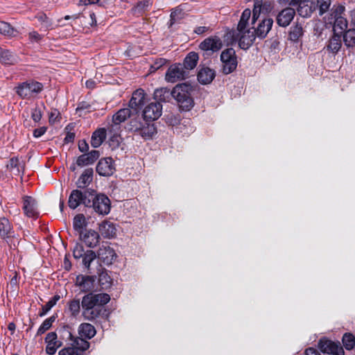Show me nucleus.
Listing matches in <instances>:
<instances>
[{
  "instance_id": "1",
  "label": "nucleus",
  "mask_w": 355,
  "mask_h": 355,
  "mask_svg": "<svg viewBox=\"0 0 355 355\" xmlns=\"http://www.w3.org/2000/svg\"><path fill=\"white\" fill-rule=\"evenodd\" d=\"M110 300L107 293H89L84 295L81 301L82 315L87 320H94L105 311L104 306Z\"/></svg>"
},
{
  "instance_id": "2",
  "label": "nucleus",
  "mask_w": 355,
  "mask_h": 355,
  "mask_svg": "<svg viewBox=\"0 0 355 355\" xmlns=\"http://www.w3.org/2000/svg\"><path fill=\"white\" fill-rule=\"evenodd\" d=\"M193 92V87L187 83L178 84L173 89V98L181 110L189 111L193 107L194 101L191 96Z\"/></svg>"
},
{
  "instance_id": "3",
  "label": "nucleus",
  "mask_w": 355,
  "mask_h": 355,
  "mask_svg": "<svg viewBox=\"0 0 355 355\" xmlns=\"http://www.w3.org/2000/svg\"><path fill=\"white\" fill-rule=\"evenodd\" d=\"M128 128L130 131L139 135L144 140L151 139L157 132L156 127L153 123L139 117L131 119Z\"/></svg>"
},
{
  "instance_id": "4",
  "label": "nucleus",
  "mask_w": 355,
  "mask_h": 355,
  "mask_svg": "<svg viewBox=\"0 0 355 355\" xmlns=\"http://www.w3.org/2000/svg\"><path fill=\"white\" fill-rule=\"evenodd\" d=\"M64 329H67V333L71 340V343L69 347L61 349L59 352V355H84L85 352L89 347V343L82 338L74 337L68 331V327H64Z\"/></svg>"
},
{
  "instance_id": "5",
  "label": "nucleus",
  "mask_w": 355,
  "mask_h": 355,
  "mask_svg": "<svg viewBox=\"0 0 355 355\" xmlns=\"http://www.w3.org/2000/svg\"><path fill=\"white\" fill-rule=\"evenodd\" d=\"M92 198H89L90 203L87 208L92 209L99 215H107L111 209V202L109 198L103 193H97L96 191L92 190Z\"/></svg>"
},
{
  "instance_id": "6",
  "label": "nucleus",
  "mask_w": 355,
  "mask_h": 355,
  "mask_svg": "<svg viewBox=\"0 0 355 355\" xmlns=\"http://www.w3.org/2000/svg\"><path fill=\"white\" fill-rule=\"evenodd\" d=\"M43 84L33 79L19 83L15 88V92L21 98H30L33 94H37L43 90Z\"/></svg>"
},
{
  "instance_id": "7",
  "label": "nucleus",
  "mask_w": 355,
  "mask_h": 355,
  "mask_svg": "<svg viewBox=\"0 0 355 355\" xmlns=\"http://www.w3.org/2000/svg\"><path fill=\"white\" fill-rule=\"evenodd\" d=\"M89 198H92V190L86 189L82 191L78 189L73 190L69 197L68 205L72 209H76L79 205H83L85 207L90 203Z\"/></svg>"
},
{
  "instance_id": "8",
  "label": "nucleus",
  "mask_w": 355,
  "mask_h": 355,
  "mask_svg": "<svg viewBox=\"0 0 355 355\" xmlns=\"http://www.w3.org/2000/svg\"><path fill=\"white\" fill-rule=\"evenodd\" d=\"M220 60L223 63V73L224 74H230L236 69L238 62L234 49L229 48L222 51Z\"/></svg>"
},
{
  "instance_id": "9",
  "label": "nucleus",
  "mask_w": 355,
  "mask_h": 355,
  "mask_svg": "<svg viewBox=\"0 0 355 355\" xmlns=\"http://www.w3.org/2000/svg\"><path fill=\"white\" fill-rule=\"evenodd\" d=\"M189 76V71L184 69L180 63H175L169 67L166 71L165 80L168 83H175Z\"/></svg>"
},
{
  "instance_id": "10",
  "label": "nucleus",
  "mask_w": 355,
  "mask_h": 355,
  "mask_svg": "<svg viewBox=\"0 0 355 355\" xmlns=\"http://www.w3.org/2000/svg\"><path fill=\"white\" fill-rule=\"evenodd\" d=\"M318 347L324 355H345L344 349L340 343H335L326 338L319 340Z\"/></svg>"
},
{
  "instance_id": "11",
  "label": "nucleus",
  "mask_w": 355,
  "mask_h": 355,
  "mask_svg": "<svg viewBox=\"0 0 355 355\" xmlns=\"http://www.w3.org/2000/svg\"><path fill=\"white\" fill-rule=\"evenodd\" d=\"M116 171V166L114 159L109 157L101 158L96 167V173L103 177H110Z\"/></svg>"
},
{
  "instance_id": "12",
  "label": "nucleus",
  "mask_w": 355,
  "mask_h": 355,
  "mask_svg": "<svg viewBox=\"0 0 355 355\" xmlns=\"http://www.w3.org/2000/svg\"><path fill=\"white\" fill-rule=\"evenodd\" d=\"M162 105L159 102H152L145 107L143 111L144 119L146 121L157 120L161 115Z\"/></svg>"
},
{
  "instance_id": "13",
  "label": "nucleus",
  "mask_w": 355,
  "mask_h": 355,
  "mask_svg": "<svg viewBox=\"0 0 355 355\" xmlns=\"http://www.w3.org/2000/svg\"><path fill=\"white\" fill-rule=\"evenodd\" d=\"M79 239L90 248L96 247L100 242L99 233L91 229L85 230V232L79 235Z\"/></svg>"
},
{
  "instance_id": "14",
  "label": "nucleus",
  "mask_w": 355,
  "mask_h": 355,
  "mask_svg": "<svg viewBox=\"0 0 355 355\" xmlns=\"http://www.w3.org/2000/svg\"><path fill=\"white\" fill-rule=\"evenodd\" d=\"M223 43L217 36H211L204 40L199 45V48L205 51L217 52L221 49Z\"/></svg>"
},
{
  "instance_id": "15",
  "label": "nucleus",
  "mask_w": 355,
  "mask_h": 355,
  "mask_svg": "<svg viewBox=\"0 0 355 355\" xmlns=\"http://www.w3.org/2000/svg\"><path fill=\"white\" fill-rule=\"evenodd\" d=\"M235 39L239 40V45L242 49H249L253 44L256 37H257L254 31L248 29L243 33H236L234 36Z\"/></svg>"
},
{
  "instance_id": "16",
  "label": "nucleus",
  "mask_w": 355,
  "mask_h": 355,
  "mask_svg": "<svg viewBox=\"0 0 355 355\" xmlns=\"http://www.w3.org/2000/svg\"><path fill=\"white\" fill-rule=\"evenodd\" d=\"M297 5L298 14L304 17H310L317 8L316 3L311 0H301Z\"/></svg>"
},
{
  "instance_id": "17",
  "label": "nucleus",
  "mask_w": 355,
  "mask_h": 355,
  "mask_svg": "<svg viewBox=\"0 0 355 355\" xmlns=\"http://www.w3.org/2000/svg\"><path fill=\"white\" fill-rule=\"evenodd\" d=\"M98 258L105 265H111L116 258V254L110 246L103 245L97 252Z\"/></svg>"
},
{
  "instance_id": "18",
  "label": "nucleus",
  "mask_w": 355,
  "mask_h": 355,
  "mask_svg": "<svg viewBox=\"0 0 355 355\" xmlns=\"http://www.w3.org/2000/svg\"><path fill=\"white\" fill-rule=\"evenodd\" d=\"M96 279L94 275H78L76 277V284L83 292H89L94 288Z\"/></svg>"
},
{
  "instance_id": "19",
  "label": "nucleus",
  "mask_w": 355,
  "mask_h": 355,
  "mask_svg": "<svg viewBox=\"0 0 355 355\" xmlns=\"http://www.w3.org/2000/svg\"><path fill=\"white\" fill-rule=\"evenodd\" d=\"M100 157V152L93 150L90 152L80 155L76 159V165L80 167L93 164Z\"/></svg>"
},
{
  "instance_id": "20",
  "label": "nucleus",
  "mask_w": 355,
  "mask_h": 355,
  "mask_svg": "<svg viewBox=\"0 0 355 355\" xmlns=\"http://www.w3.org/2000/svg\"><path fill=\"white\" fill-rule=\"evenodd\" d=\"M273 24V20L270 17H263L259 22L257 28L254 29V32L256 35L263 39L266 37L267 34L271 29Z\"/></svg>"
},
{
  "instance_id": "21",
  "label": "nucleus",
  "mask_w": 355,
  "mask_h": 355,
  "mask_svg": "<svg viewBox=\"0 0 355 355\" xmlns=\"http://www.w3.org/2000/svg\"><path fill=\"white\" fill-rule=\"evenodd\" d=\"M23 210L28 217L37 218L38 212L35 200L31 196H24L23 198Z\"/></svg>"
},
{
  "instance_id": "22",
  "label": "nucleus",
  "mask_w": 355,
  "mask_h": 355,
  "mask_svg": "<svg viewBox=\"0 0 355 355\" xmlns=\"http://www.w3.org/2000/svg\"><path fill=\"white\" fill-rule=\"evenodd\" d=\"M295 15V11L292 8L283 9L277 16V22L279 26L286 27L290 24Z\"/></svg>"
},
{
  "instance_id": "23",
  "label": "nucleus",
  "mask_w": 355,
  "mask_h": 355,
  "mask_svg": "<svg viewBox=\"0 0 355 355\" xmlns=\"http://www.w3.org/2000/svg\"><path fill=\"white\" fill-rule=\"evenodd\" d=\"M45 342L46 343V352L49 355H53L61 345V343L57 340L55 332L47 334Z\"/></svg>"
},
{
  "instance_id": "24",
  "label": "nucleus",
  "mask_w": 355,
  "mask_h": 355,
  "mask_svg": "<svg viewBox=\"0 0 355 355\" xmlns=\"http://www.w3.org/2000/svg\"><path fill=\"white\" fill-rule=\"evenodd\" d=\"M145 92L142 89H137L133 92L132 98L129 102L131 108L138 110L141 108L145 103Z\"/></svg>"
},
{
  "instance_id": "25",
  "label": "nucleus",
  "mask_w": 355,
  "mask_h": 355,
  "mask_svg": "<svg viewBox=\"0 0 355 355\" xmlns=\"http://www.w3.org/2000/svg\"><path fill=\"white\" fill-rule=\"evenodd\" d=\"M99 232L104 238L112 239L116 236V229L113 223L104 220L99 224Z\"/></svg>"
},
{
  "instance_id": "26",
  "label": "nucleus",
  "mask_w": 355,
  "mask_h": 355,
  "mask_svg": "<svg viewBox=\"0 0 355 355\" xmlns=\"http://www.w3.org/2000/svg\"><path fill=\"white\" fill-rule=\"evenodd\" d=\"M216 76L214 70L209 67H203L198 73V80L203 85L209 84Z\"/></svg>"
},
{
  "instance_id": "27",
  "label": "nucleus",
  "mask_w": 355,
  "mask_h": 355,
  "mask_svg": "<svg viewBox=\"0 0 355 355\" xmlns=\"http://www.w3.org/2000/svg\"><path fill=\"white\" fill-rule=\"evenodd\" d=\"M94 171L92 168H86L76 182L78 188L85 189L93 180Z\"/></svg>"
},
{
  "instance_id": "28",
  "label": "nucleus",
  "mask_w": 355,
  "mask_h": 355,
  "mask_svg": "<svg viewBox=\"0 0 355 355\" xmlns=\"http://www.w3.org/2000/svg\"><path fill=\"white\" fill-rule=\"evenodd\" d=\"M94 327L89 323H82L78 327V334L85 340L91 339L96 335Z\"/></svg>"
},
{
  "instance_id": "29",
  "label": "nucleus",
  "mask_w": 355,
  "mask_h": 355,
  "mask_svg": "<svg viewBox=\"0 0 355 355\" xmlns=\"http://www.w3.org/2000/svg\"><path fill=\"white\" fill-rule=\"evenodd\" d=\"M173 97V90L170 91L165 87L159 88L154 92V98L155 102H168L171 98Z\"/></svg>"
},
{
  "instance_id": "30",
  "label": "nucleus",
  "mask_w": 355,
  "mask_h": 355,
  "mask_svg": "<svg viewBox=\"0 0 355 355\" xmlns=\"http://www.w3.org/2000/svg\"><path fill=\"white\" fill-rule=\"evenodd\" d=\"M106 130L103 128L96 130L91 138V145L94 148L99 147L106 138Z\"/></svg>"
},
{
  "instance_id": "31",
  "label": "nucleus",
  "mask_w": 355,
  "mask_h": 355,
  "mask_svg": "<svg viewBox=\"0 0 355 355\" xmlns=\"http://www.w3.org/2000/svg\"><path fill=\"white\" fill-rule=\"evenodd\" d=\"M6 167L8 169L12 171L15 175L22 176L24 174V165L20 164L19 159L17 157H13L10 159Z\"/></svg>"
},
{
  "instance_id": "32",
  "label": "nucleus",
  "mask_w": 355,
  "mask_h": 355,
  "mask_svg": "<svg viewBox=\"0 0 355 355\" xmlns=\"http://www.w3.org/2000/svg\"><path fill=\"white\" fill-rule=\"evenodd\" d=\"M342 46L341 35L338 33H334V35L329 41L327 49L333 53H337Z\"/></svg>"
},
{
  "instance_id": "33",
  "label": "nucleus",
  "mask_w": 355,
  "mask_h": 355,
  "mask_svg": "<svg viewBox=\"0 0 355 355\" xmlns=\"http://www.w3.org/2000/svg\"><path fill=\"white\" fill-rule=\"evenodd\" d=\"M12 233V227L8 218L3 217L0 218V236L6 239L9 238Z\"/></svg>"
},
{
  "instance_id": "34",
  "label": "nucleus",
  "mask_w": 355,
  "mask_h": 355,
  "mask_svg": "<svg viewBox=\"0 0 355 355\" xmlns=\"http://www.w3.org/2000/svg\"><path fill=\"white\" fill-rule=\"evenodd\" d=\"M198 59L199 57L197 53L193 51L190 52L184 58L183 64H182V67H184L185 70L189 71V70H191L196 67Z\"/></svg>"
},
{
  "instance_id": "35",
  "label": "nucleus",
  "mask_w": 355,
  "mask_h": 355,
  "mask_svg": "<svg viewBox=\"0 0 355 355\" xmlns=\"http://www.w3.org/2000/svg\"><path fill=\"white\" fill-rule=\"evenodd\" d=\"M303 35L304 31L302 26L299 23H295L290 28L288 39L293 42H297Z\"/></svg>"
},
{
  "instance_id": "36",
  "label": "nucleus",
  "mask_w": 355,
  "mask_h": 355,
  "mask_svg": "<svg viewBox=\"0 0 355 355\" xmlns=\"http://www.w3.org/2000/svg\"><path fill=\"white\" fill-rule=\"evenodd\" d=\"M86 225L87 222L83 214H79L75 216L73 220V227L78 235L85 232V230H86Z\"/></svg>"
},
{
  "instance_id": "37",
  "label": "nucleus",
  "mask_w": 355,
  "mask_h": 355,
  "mask_svg": "<svg viewBox=\"0 0 355 355\" xmlns=\"http://www.w3.org/2000/svg\"><path fill=\"white\" fill-rule=\"evenodd\" d=\"M17 59L12 52L0 47V62L3 64H13Z\"/></svg>"
},
{
  "instance_id": "38",
  "label": "nucleus",
  "mask_w": 355,
  "mask_h": 355,
  "mask_svg": "<svg viewBox=\"0 0 355 355\" xmlns=\"http://www.w3.org/2000/svg\"><path fill=\"white\" fill-rule=\"evenodd\" d=\"M130 110L128 108L120 109L113 115V123L116 125H119L120 123L124 122L128 117H130Z\"/></svg>"
},
{
  "instance_id": "39",
  "label": "nucleus",
  "mask_w": 355,
  "mask_h": 355,
  "mask_svg": "<svg viewBox=\"0 0 355 355\" xmlns=\"http://www.w3.org/2000/svg\"><path fill=\"white\" fill-rule=\"evenodd\" d=\"M334 18L335 19L333 28L334 33H337V31H339L338 33L342 35L343 32L347 27V21L345 18L342 16H337L336 14Z\"/></svg>"
},
{
  "instance_id": "40",
  "label": "nucleus",
  "mask_w": 355,
  "mask_h": 355,
  "mask_svg": "<svg viewBox=\"0 0 355 355\" xmlns=\"http://www.w3.org/2000/svg\"><path fill=\"white\" fill-rule=\"evenodd\" d=\"M0 34L8 37H16L18 35V31L9 23L0 21Z\"/></svg>"
},
{
  "instance_id": "41",
  "label": "nucleus",
  "mask_w": 355,
  "mask_h": 355,
  "mask_svg": "<svg viewBox=\"0 0 355 355\" xmlns=\"http://www.w3.org/2000/svg\"><path fill=\"white\" fill-rule=\"evenodd\" d=\"M60 300L59 295H55L45 305L42 306V309L39 313V316H44Z\"/></svg>"
},
{
  "instance_id": "42",
  "label": "nucleus",
  "mask_w": 355,
  "mask_h": 355,
  "mask_svg": "<svg viewBox=\"0 0 355 355\" xmlns=\"http://www.w3.org/2000/svg\"><path fill=\"white\" fill-rule=\"evenodd\" d=\"M57 318V315H53L52 316L46 318L40 326L39 329L37 331V336H41L43 334H44L47 330H49L53 323L55 322V319Z\"/></svg>"
},
{
  "instance_id": "43",
  "label": "nucleus",
  "mask_w": 355,
  "mask_h": 355,
  "mask_svg": "<svg viewBox=\"0 0 355 355\" xmlns=\"http://www.w3.org/2000/svg\"><path fill=\"white\" fill-rule=\"evenodd\" d=\"M184 12L178 8H175L170 15L169 26H173L175 24H178L184 17Z\"/></svg>"
},
{
  "instance_id": "44",
  "label": "nucleus",
  "mask_w": 355,
  "mask_h": 355,
  "mask_svg": "<svg viewBox=\"0 0 355 355\" xmlns=\"http://www.w3.org/2000/svg\"><path fill=\"white\" fill-rule=\"evenodd\" d=\"M263 0H254V8L252 10V24H254L259 18L263 10Z\"/></svg>"
},
{
  "instance_id": "45",
  "label": "nucleus",
  "mask_w": 355,
  "mask_h": 355,
  "mask_svg": "<svg viewBox=\"0 0 355 355\" xmlns=\"http://www.w3.org/2000/svg\"><path fill=\"white\" fill-rule=\"evenodd\" d=\"M343 42L347 47L355 46V29H349L343 35Z\"/></svg>"
},
{
  "instance_id": "46",
  "label": "nucleus",
  "mask_w": 355,
  "mask_h": 355,
  "mask_svg": "<svg viewBox=\"0 0 355 355\" xmlns=\"http://www.w3.org/2000/svg\"><path fill=\"white\" fill-rule=\"evenodd\" d=\"M69 311L71 313V316L77 317L80 311V302L78 299H73L68 302Z\"/></svg>"
},
{
  "instance_id": "47",
  "label": "nucleus",
  "mask_w": 355,
  "mask_h": 355,
  "mask_svg": "<svg viewBox=\"0 0 355 355\" xmlns=\"http://www.w3.org/2000/svg\"><path fill=\"white\" fill-rule=\"evenodd\" d=\"M98 257L96 252L92 250H87L83 257V264L89 270L91 263Z\"/></svg>"
},
{
  "instance_id": "48",
  "label": "nucleus",
  "mask_w": 355,
  "mask_h": 355,
  "mask_svg": "<svg viewBox=\"0 0 355 355\" xmlns=\"http://www.w3.org/2000/svg\"><path fill=\"white\" fill-rule=\"evenodd\" d=\"M343 344L346 349L350 350L355 346V338L350 333H345L342 338Z\"/></svg>"
},
{
  "instance_id": "49",
  "label": "nucleus",
  "mask_w": 355,
  "mask_h": 355,
  "mask_svg": "<svg viewBox=\"0 0 355 355\" xmlns=\"http://www.w3.org/2000/svg\"><path fill=\"white\" fill-rule=\"evenodd\" d=\"M98 282L103 289H107L112 286V279L106 272L99 274Z\"/></svg>"
},
{
  "instance_id": "50",
  "label": "nucleus",
  "mask_w": 355,
  "mask_h": 355,
  "mask_svg": "<svg viewBox=\"0 0 355 355\" xmlns=\"http://www.w3.org/2000/svg\"><path fill=\"white\" fill-rule=\"evenodd\" d=\"M36 18L38 21L41 23L42 28L45 30L51 29L53 28V22L51 19H49L46 14L44 13H39Z\"/></svg>"
},
{
  "instance_id": "51",
  "label": "nucleus",
  "mask_w": 355,
  "mask_h": 355,
  "mask_svg": "<svg viewBox=\"0 0 355 355\" xmlns=\"http://www.w3.org/2000/svg\"><path fill=\"white\" fill-rule=\"evenodd\" d=\"M317 7L319 8V15H323L331 6V0H317Z\"/></svg>"
},
{
  "instance_id": "52",
  "label": "nucleus",
  "mask_w": 355,
  "mask_h": 355,
  "mask_svg": "<svg viewBox=\"0 0 355 355\" xmlns=\"http://www.w3.org/2000/svg\"><path fill=\"white\" fill-rule=\"evenodd\" d=\"M121 142V137L117 134H114L110 137L108 140L109 146L112 150L117 148Z\"/></svg>"
},
{
  "instance_id": "53",
  "label": "nucleus",
  "mask_w": 355,
  "mask_h": 355,
  "mask_svg": "<svg viewBox=\"0 0 355 355\" xmlns=\"http://www.w3.org/2000/svg\"><path fill=\"white\" fill-rule=\"evenodd\" d=\"M85 252L84 250V247L83 245L80 243H76L74 246L73 250V256L76 259H79L80 258H83V257L85 255Z\"/></svg>"
},
{
  "instance_id": "54",
  "label": "nucleus",
  "mask_w": 355,
  "mask_h": 355,
  "mask_svg": "<svg viewBox=\"0 0 355 355\" xmlns=\"http://www.w3.org/2000/svg\"><path fill=\"white\" fill-rule=\"evenodd\" d=\"M167 62L166 59L165 58H157L155 60L154 62L150 66V70L153 71H155L159 69L165 65Z\"/></svg>"
},
{
  "instance_id": "55",
  "label": "nucleus",
  "mask_w": 355,
  "mask_h": 355,
  "mask_svg": "<svg viewBox=\"0 0 355 355\" xmlns=\"http://www.w3.org/2000/svg\"><path fill=\"white\" fill-rule=\"evenodd\" d=\"M42 111L38 106L31 110V119L35 123L39 122L42 119Z\"/></svg>"
},
{
  "instance_id": "56",
  "label": "nucleus",
  "mask_w": 355,
  "mask_h": 355,
  "mask_svg": "<svg viewBox=\"0 0 355 355\" xmlns=\"http://www.w3.org/2000/svg\"><path fill=\"white\" fill-rule=\"evenodd\" d=\"M28 38L31 42L39 43L43 39V36L37 31H33L28 33Z\"/></svg>"
},
{
  "instance_id": "57",
  "label": "nucleus",
  "mask_w": 355,
  "mask_h": 355,
  "mask_svg": "<svg viewBox=\"0 0 355 355\" xmlns=\"http://www.w3.org/2000/svg\"><path fill=\"white\" fill-rule=\"evenodd\" d=\"M248 21H243L240 19L239 22L237 26V33H243L244 31H246L247 29V25Z\"/></svg>"
},
{
  "instance_id": "58",
  "label": "nucleus",
  "mask_w": 355,
  "mask_h": 355,
  "mask_svg": "<svg viewBox=\"0 0 355 355\" xmlns=\"http://www.w3.org/2000/svg\"><path fill=\"white\" fill-rule=\"evenodd\" d=\"M78 149L82 153H87L89 150V145L85 139L78 141Z\"/></svg>"
},
{
  "instance_id": "59",
  "label": "nucleus",
  "mask_w": 355,
  "mask_h": 355,
  "mask_svg": "<svg viewBox=\"0 0 355 355\" xmlns=\"http://www.w3.org/2000/svg\"><path fill=\"white\" fill-rule=\"evenodd\" d=\"M150 4H151V2L150 0H144L137 3V8L139 10H144L147 9V8H148Z\"/></svg>"
},
{
  "instance_id": "60",
  "label": "nucleus",
  "mask_w": 355,
  "mask_h": 355,
  "mask_svg": "<svg viewBox=\"0 0 355 355\" xmlns=\"http://www.w3.org/2000/svg\"><path fill=\"white\" fill-rule=\"evenodd\" d=\"M46 131V128L44 126L40 127L39 128H36L33 131V137L35 138H38V137L42 136L43 135H44Z\"/></svg>"
},
{
  "instance_id": "61",
  "label": "nucleus",
  "mask_w": 355,
  "mask_h": 355,
  "mask_svg": "<svg viewBox=\"0 0 355 355\" xmlns=\"http://www.w3.org/2000/svg\"><path fill=\"white\" fill-rule=\"evenodd\" d=\"M95 3H98L100 6L105 7L106 1L104 0L101 1V0H84L85 5H92Z\"/></svg>"
},
{
  "instance_id": "62",
  "label": "nucleus",
  "mask_w": 355,
  "mask_h": 355,
  "mask_svg": "<svg viewBox=\"0 0 355 355\" xmlns=\"http://www.w3.org/2000/svg\"><path fill=\"white\" fill-rule=\"evenodd\" d=\"M60 116V112L58 110H54L52 111L49 115V122L50 123H54L58 116Z\"/></svg>"
},
{
  "instance_id": "63",
  "label": "nucleus",
  "mask_w": 355,
  "mask_h": 355,
  "mask_svg": "<svg viewBox=\"0 0 355 355\" xmlns=\"http://www.w3.org/2000/svg\"><path fill=\"white\" fill-rule=\"evenodd\" d=\"M74 139H75V133L69 131L67 132L64 141V143L68 144V143L73 142L74 141Z\"/></svg>"
},
{
  "instance_id": "64",
  "label": "nucleus",
  "mask_w": 355,
  "mask_h": 355,
  "mask_svg": "<svg viewBox=\"0 0 355 355\" xmlns=\"http://www.w3.org/2000/svg\"><path fill=\"white\" fill-rule=\"evenodd\" d=\"M209 30L208 26H197L195 28L193 32L198 35H201Z\"/></svg>"
}]
</instances>
